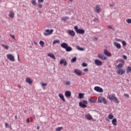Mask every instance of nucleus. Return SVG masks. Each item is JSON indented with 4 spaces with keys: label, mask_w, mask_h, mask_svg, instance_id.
<instances>
[{
    "label": "nucleus",
    "mask_w": 131,
    "mask_h": 131,
    "mask_svg": "<svg viewBox=\"0 0 131 131\" xmlns=\"http://www.w3.org/2000/svg\"><path fill=\"white\" fill-rule=\"evenodd\" d=\"M121 61L123 63H124V60H123V59H121Z\"/></svg>",
    "instance_id": "obj_57"
},
{
    "label": "nucleus",
    "mask_w": 131,
    "mask_h": 131,
    "mask_svg": "<svg viewBox=\"0 0 131 131\" xmlns=\"http://www.w3.org/2000/svg\"><path fill=\"white\" fill-rule=\"evenodd\" d=\"M116 40H117V41H120V39H117Z\"/></svg>",
    "instance_id": "obj_59"
},
{
    "label": "nucleus",
    "mask_w": 131,
    "mask_h": 131,
    "mask_svg": "<svg viewBox=\"0 0 131 131\" xmlns=\"http://www.w3.org/2000/svg\"><path fill=\"white\" fill-rule=\"evenodd\" d=\"M66 52H71V51H72V48H71V47H67L66 48Z\"/></svg>",
    "instance_id": "obj_26"
},
{
    "label": "nucleus",
    "mask_w": 131,
    "mask_h": 131,
    "mask_svg": "<svg viewBox=\"0 0 131 131\" xmlns=\"http://www.w3.org/2000/svg\"><path fill=\"white\" fill-rule=\"evenodd\" d=\"M58 97L63 101V102H65L66 100L65 99V98H64V95L62 94H59Z\"/></svg>",
    "instance_id": "obj_20"
},
{
    "label": "nucleus",
    "mask_w": 131,
    "mask_h": 131,
    "mask_svg": "<svg viewBox=\"0 0 131 131\" xmlns=\"http://www.w3.org/2000/svg\"><path fill=\"white\" fill-rule=\"evenodd\" d=\"M74 72L78 75V76H81V75H84L85 73H83L82 71L78 69H75Z\"/></svg>",
    "instance_id": "obj_8"
},
{
    "label": "nucleus",
    "mask_w": 131,
    "mask_h": 131,
    "mask_svg": "<svg viewBox=\"0 0 131 131\" xmlns=\"http://www.w3.org/2000/svg\"><path fill=\"white\" fill-rule=\"evenodd\" d=\"M56 43H60V40L57 39L53 41V45H56Z\"/></svg>",
    "instance_id": "obj_30"
},
{
    "label": "nucleus",
    "mask_w": 131,
    "mask_h": 131,
    "mask_svg": "<svg viewBox=\"0 0 131 131\" xmlns=\"http://www.w3.org/2000/svg\"><path fill=\"white\" fill-rule=\"evenodd\" d=\"M9 17L10 18H14V12H10L9 14Z\"/></svg>",
    "instance_id": "obj_31"
},
{
    "label": "nucleus",
    "mask_w": 131,
    "mask_h": 131,
    "mask_svg": "<svg viewBox=\"0 0 131 131\" xmlns=\"http://www.w3.org/2000/svg\"><path fill=\"white\" fill-rule=\"evenodd\" d=\"M95 64L96 66H101L103 64V62L99 59H95Z\"/></svg>",
    "instance_id": "obj_11"
},
{
    "label": "nucleus",
    "mask_w": 131,
    "mask_h": 131,
    "mask_svg": "<svg viewBox=\"0 0 131 131\" xmlns=\"http://www.w3.org/2000/svg\"><path fill=\"white\" fill-rule=\"evenodd\" d=\"M76 60H77V58H76V57H74L71 59L72 63H74V62H75Z\"/></svg>",
    "instance_id": "obj_32"
},
{
    "label": "nucleus",
    "mask_w": 131,
    "mask_h": 131,
    "mask_svg": "<svg viewBox=\"0 0 131 131\" xmlns=\"http://www.w3.org/2000/svg\"><path fill=\"white\" fill-rule=\"evenodd\" d=\"M79 105L81 108H86L88 107V101L82 100L81 102H80Z\"/></svg>",
    "instance_id": "obj_3"
},
{
    "label": "nucleus",
    "mask_w": 131,
    "mask_h": 131,
    "mask_svg": "<svg viewBox=\"0 0 131 131\" xmlns=\"http://www.w3.org/2000/svg\"><path fill=\"white\" fill-rule=\"evenodd\" d=\"M126 22L128 24H131V18H127L126 19Z\"/></svg>",
    "instance_id": "obj_35"
},
{
    "label": "nucleus",
    "mask_w": 131,
    "mask_h": 131,
    "mask_svg": "<svg viewBox=\"0 0 131 131\" xmlns=\"http://www.w3.org/2000/svg\"><path fill=\"white\" fill-rule=\"evenodd\" d=\"M62 129H63V127H58L56 128L55 130L61 131V130H62Z\"/></svg>",
    "instance_id": "obj_33"
},
{
    "label": "nucleus",
    "mask_w": 131,
    "mask_h": 131,
    "mask_svg": "<svg viewBox=\"0 0 131 131\" xmlns=\"http://www.w3.org/2000/svg\"><path fill=\"white\" fill-rule=\"evenodd\" d=\"M85 118L88 119V120H93V117H92V115L90 114H86L85 116Z\"/></svg>",
    "instance_id": "obj_17"
},
{
    "label": "nucleus",
    "mask_w": 131,
    "mask_h": 131,
    "mask_svg": "<svg viewBox=\"0 0 131 131\" xmlns=\"http://www.w3.org/2000/svg\"><path fill=\"white\" fill-rule=\"evenodd\" d=\"M68 33H69L71 36H73V37L75 36V32L73 30H68Z\"/></svg>",
    "instance_id": "obj_13"
},
{
    "label": "nucleus",
    "mask_w": 131,
    "mask_h": 131,
    "mask_svg": "<svg viewBox=\"0 0 131 131\" xmlns=\"http://www.w3.org/2000/svg\"><path fill=\"white\" fill-rule=\"evenodd\" d=\"M108 28H110V29H113V28H112V26H108Z\"/></svg>",
    "instance_id": "obj_51"
},
{
    "label": "nucleus",
    "mask_w": 131,
    "mask_h": 131,
    "mask_svg": "<svg viewBox=\"0 0 131 131\" xmlns=\"http://www.w3.org/2000/svg\"><path fill=\"white\" fill-rule=\"evenodd\" d=\"M117 74H119V75H122V74H124V73H125V70L120 69L117 71Z\"/></svg>",
    "instance_id": "obj_10"
},
{
    "label": "nucleus",
    "mask_w": 131,
    "mask_h": 131,
    "mask_svg": "<svg viewBox=\"0 0 131 131\" xmlns=\"http://www.w3.org/2000/svg\"><path fill=\"white\" fill-rule=\"evenodd\" d=\"M5 126H9V124L8 123H6Z\"/></svg>",
    "instance_id": "obj_55"
},
{
    "label": "nucleus",
    "mask_w": 131,
    "mask_h": 131,
    "mask_svg": "<svg viewBox=\"0 0 131 131\" xmlns=\"http://www.w3.org/2000/svg\"><path fill=\"white\" fill-rule=\"evenodd\" d=\"M19 89H21V86H18Z\"/></svg>",
    "instance_id": "obj_62"
},
{
    "label": "nucleus",
    "mask_w": 131,
    "mask_h": 131,
    "mask_svg": "<svg viewBox=\"0 0 131 131\" xmlns=\"http://www.w3.org/2000/svg\"><path fill=\"white\" fill-rule=\"evenodd\" d=\"M60 64L62 65V64H63L64 66H67V61L65 59H61L60 61Z\"/></svg>",
    "instance_id": "obj_16"
},
{
    "label": "nucleus",
    "mask_w": 131,
    "mask_h": 131,
    "mask_svg": "<svg viewBox=\"0 0 131 131\" xmlns=\"http://www.w3.org/2000/svg\"><path fill=\"white\" fill-rule=\"evenodd\" d=\"M76 48L77 49V50H79L80 49V47H79V46H76Z\"/></svg>",
    "instance_id": "obj_49"
},
{
    "label": "nucleus",
    "mask_w": 131,
    "mask_h": 131,
    "mask_svg": "<svg viewBox=\"0 0 131 131\" xmlns=\"http://www.w3.org/2000/svg\"><path fill=\"white\" fill-rule=\"evenodd\" d=\"M7 59L11 62H15V56L12 54H8L7 55Z\"/></svg>",
    "instance_id": "obj_7"
},
{
    "label": "nucleus",
    "mask_w": 131,
    "mask_h": 131,
    "mask_svg": "<svg viewBox=\"0 0 131 131\" xmlns=\"http://www.w3.org/2000/svg\"><path fill=\"white\" fill-rule=\"evenodd\" d=\"M94 11L95 13L99 14L102 12V8H101V6L99 5H96L95 7L94 8Z\"/></svg>",
    "instance_id": "obj_4"
},
{
    "label": "nucleus",
    "mask_w": 131,
    "mask_h": 131,
    "mask_svg": "<svg viewBox=\"0 0 131 131\" xmlns=\"http://www.w3.org/2000/svg\"><path fill=\"white\" fill-rule=\"evenodd\" d=\"M60 47H61V48H63V49H66L68 47V44H67V43H62L60 45Z\"/></svg>",
    "instance_id": "obj_23"
},
{
    "label": "nucleus",
    "mask_w": 131,
    "mask_h": 131,
    "mask_svg": "<svg viewBox=\"0 0 131 131\" xmlns=\"http://www.w3.org/2000/svg\"><path fill=\"white\" fill-rule=\"evenodd\" d=\"M45 33H43L44 35L46 36H48L49 35H51V34H53V32H54V30L53 29H47L45 30Z\"/></svg>",
    "instance_id": "obj_6"
},
{
    "label": "nucleus",
    "mask_w": 131,
    "mask_h": 131,
    "mask_svg": "<svg viewBox=\"0 0 131 131\" xmlns=\"http://www.w3.org/2000/svg\"><path fill=\"white\" fill-rule=\"evenodd\" d=\"M112 123L114 125H117V119H116V118L113 119L112 121Z\"/></svg>",
    "instance_id": "obj_25"
},
{
    "label": "nucleus",
    "mask_w": 131,
    "mask_h": 131,
    "mask_svg": "<svg viewBox=\"0 0 131 131\" xmlns=\"http://www.w3.org/2000/svg\"><path fill=\"white\" fill-rule=\"evenodd\" d=\"M79 51H84V49L80 47V49L79 50Z\"/></svg>",
    "instance_id": "obj_52"
},
{
    "label": "nucleus",
    "mask_w": 131,
    "mask_h": 131,
    "mask_svg": "<svg viewBox=\"0 0 131 131\" xmlns=\"http://www.w3.org/2000/svg\"><path fill=\"white\" fill-rule=\"evenodd\" d=\"M45 0H38V4H40V3H43Z\"/></svg>",
    "instance_id": "obj_45"
},
{
    "label": "nucleus",
    "mask_w": 131,
    "mask_h": 131,
    "mask_svg": "<svg viewBox=\"0 0 131 131\" xmlns=\"http://www.w3.org/2000/svg\"><path fill=\"white\" fill-rule=\"evenodd\" d=\"M66 85H71V82L69 81H66Z\"/></svg>",
    "instance_id": "obj_39"
},
{
    "label": "nucleus",
    "mask_w": 131,
    "mask_h": 131,
    "mask_svg": "<svg viewBox=\"0 0 131 131\" xmlns=\"http://www.w3.org/2000/svg\"><path fill=\"white\" fill-rule=\"evenodd\" d=\"M89 101L90 103L92 104L94 103H96V99L93 97H91L90 98H89Z\"/></svg>",
    "instance_id": "obj_19"
},
{
    "label": "nucleus",
    "mask_w": 131,
    "mask_h": 131,
    "mask_svg": "<svg viewBox=\"0 0 131 131\" xmlns=\"http://www.w3.org/2000/svg\"><path fill=\"white\" fill-rule=\"evenodd\" d=\"M32 5H33V6H36V0H32L31 2Z\"/></svg>",
    "instance_id": "obj_36"
},
{
    "label": "nucleus",
    "mask_w": 131,
    "mask_h": 131,
    "mask_svg": "<svg viewBox=\"0 0 131 131\" xmlns=\"http://www.w3.org/2000/svg\"><path fill=\"white\" fill-rule=\"evenodd\" d=\"M94 90L98 92V93H103L104 92V90L103 89L101 88L100 86H96L94 88Z\"/></svg>",
    "instance_id": "obj_9"
},
{
    "label": "nucleus",
    "mask_w": 131,
    "mask_h": 131,
    "mask_svg": "<svg viewBox=\"0 0 131 131\" xmlns=\"http://www.w3.org/2000/svg\"><path fill=\"white\" fill-rule=\"evenodd\" d=\"M122 43L123 47H125V46H126V42H125V41H122Z\"/></svg>",
    "instance_id": "obj_42"
},
{
    "label": "nucleus",
    "mask_w": 131,
    "mask_h": 131,
    "mask_svg": "<svg viewBox=\"0 0 131 131\" xmlns=\"http://www.w3.org/2000/svg\"><path fill=\"white\" fill-rule=\"evenodd\" d=\"M126 72L127 73H130L131 72V67H127L126 69Z\"/></svg>",
    "instance_id": "obj_28"
},
{
    "label": "nucleus",
    "mask_w": 131,
    "mask_h": 131,
    "mask_svg": "<svg viewBox=\"0 0 131 131\" xmlns=\"http://www.w3.org/2000/svg\"><path fill=\"white\" fill-rule=\"evenodd\" d=\"M14 118H15V120L18 119V116H15L14 117Z\"/></svg>",
    "instance_id": "obj_54"
},
{
    "label": "nucleus",
    "mask_w": 131,
    "mask_h": 131,
    "mask_svg": "<svg viewBox=\"0 0 131 131\" xmlns=\"http://www.w3.org/2000/svg\"><path fill=\"white\" fill-rule=\"evenodd\" d=\"M94 39H95V40H98V38H95Z\"/></svg>",
    "instance_id": "obj_60"
},
{
    "label": "nucleus",
    "mask_w": 131,
    "mask_h": 131,
    "mask_svg": "<svg viewBox=\"0 0 131 131\" xmlns=\"http://www.w3.org/2000/svg\"><path fill=\"white\" fill-rule=\"evenodd\" d=\"M123 58L124 60H126L127 59V57L126 55H123Z\"/></svg>",
    "instance_id": "obj_46"
},
{
    "label": "nucleus",
    "mask_w": 131,
    "mask_h": 131,
    "mask_svg": "<svg viewBox=\"0 0 131 131\" xmlns=\"http://www.w3.org/2000/svg\"><path fill=\"white\" fill-rule=\"evenodd\" d=\"M108 99L111 101H113L115 103H117V104H119V100L117 99V97L114 96V94L108 95Z\"/></svg>",
    "instance_id": "obj_1"
},
{
    "label": "nucleus",
    "mask_w": 131,
    "mask_h": 131,
    "mask_svg": "<svg viewBox=\"0 0 131 131\" xmlns=\"http://www.w3.org/2000/svg\"><path fill=\"white\" fill-rule=\"evenodd\" d=\"M110 8H112V7H114V4H111L110 5Z\"/></svg>",
    "instance_id": "obj_53"
},
{
    "label": "nucleus",
    "mask_w": 131,
    "mask_h": 131,
    "mask_svg": "<svg viewBox=\"0 0 131 131\" xmlns=\"http://www.w3.org/2000/svg\"><path fill=\"white\" fill-rule=\"evenodd\" d=\"M10 36L12 37V38L14 39V40H16V38H15V35H12V34H10Z\"/></svg>",
    "instance_id": "obj_40"
},
{
    "label": "nucleus",
    "mask_w": 131,
    "mask_h": 131,
    "mask_svg": "<svg viewBox=\"0 0 131 131\" xmlns=\"http://www.w3.org/2000/svg\"><path fill=\"white\" fill-rule=\"evenodd\" d=\"M39 128H40V127H39V126H38L37 127V129H39Z\"/></svg>",
    "instance_id": "obj_58"
},
{
    "label": "nucleus",
    "mask_w": 131,
    "mask_h": 131,
    "mask_svg": "<svg viewBox=\"0 0 131 131\" xmlns=\"http://www.w3.org/2000/svg\"><path fill=\"white\" fill-rule=\"evenodd\" d=\"M108 119H106V120H107V121H108V122H109V121H110L109 119H113V118H114V116H113V115H112V114H110L108 116Z\"/></svg>",
    "instance_id": "obj_24"
},
{
    "label": "nucleus",
    "mask_w": 131,
    "mask_h": 131,
    "mask_svg": "<svg viewBox=\"0 0 131 131\" xmlns=\"http://www.w3.org/2000/svg\"><path fill=\"white\" fill-rule=\"evenodd\" d=\"M67 19H69V17L68 16H65L63 17H61V20L62 21H64V22H66V21H67Z\"/></svg>",
    "instance_id": "obj_29"
},
{
    "label": "nucleus",
    "mask_w": 131,
    "mask_h": 131,
    "mask_svg": "<svg viewBox=\"0 0 131 131\" xmlns=\"http://www.w3.org/2000/svg\"><path fill=\"white\" fill-rule=\"evenodd\" d=\"M98 103H103L105 104V105L107 104V100H106L105 98H103L102 96L98 97Z\"/></svg>",
    "instance_id": "obj_5"
},
{
    "label": "nucleus",
    "mask_w": 131,
    "mask_h": 131,
    "mask_svg": "<svg viewBox=\"0 0 131 131\" xmlns=\"http://www.w3.org/2000/svg\"><path fill=\"white\" fill-rule=\"evenodd\" d=\"M97 57L99 58V59H101V60H107V57H106V56H104L103 54H98L97 55Z\"/></svg>",
    "instance_id": "obj_12"
},
{
    "label": "nucleus",
    "mask_w": 131,
    "mask_h": 131,
    "mask_svg": "<svg viewBox=\"0 0 131 131\" xmlns=\"http://www.w3.org/2000/svg\"><path fill=\"white\" fill-rule=\"evenodd\" d=\"M83 71H85V72H88V71H89V69H84V70H83Z\"/></svg>",
    "instance_id": "obj_50"
},
{
    "label": "nucleus",
    "mask_w": 131,
    "mask_h": 131,
    "mask_svg": "<svg viewBox=\"0 0 131 131\" xmlns=\"http://www.w3.org/2000/svg\"><path fill=\"white\" fill-rule=\"evenodd\" d=\"M2 47H3V48H5L6 49V50H9V46H8V45H2Z\"/></svg>",
    "instance_id": "obj_38"
},
{
    "label": "nucleus",
    "mask_w": 131,
    "mask_h": 131,
    "mask_svg": "<svg viewBox=\"0 0 131 131\" xmlns=\"http://www.w3.org/2000/svg\"><path fill=\"white\" fill-rule=\"evenodd\" d=\"M64 95L67 98H70V97H71V92L69 91H66Z\"/></svg>",
    "instance_id": "obj_18"
},
{
    "label": "nucleus",
    "mask_w": 131,
    "mask_h": 131,
    "mask_svg": "<svg viewBox=\"0 0 131 131\" xmlns=\"http://www.w3.org/2000/svg\"><path fill=\"white\" fill-rule=\"evenodd\" d=\"M34 45H37V43H36V42H34Z\"/></svg>",
    "instance_id": "obj_61"
},
{
    "label": "nucleus",
    "mask_w": 131,
    "mask_h": 131,
    "mask_svg": "<svg viewBox=\"0 0 131 131\" xmlns=\"http://www.w3.org/2000/svg\"><path fill=\"white\" fill-rule=\"evenodd\" d=\"M42 86H47L48 85V83H41Z\"/></svg>",
    "instance_id": "obj_43"
},
{
    "label": "nucleus",
    "mask_w": 131,
    "mask_h": 131,
    "mask_svg": "<svg viewBox=\"0 0 131 131\" xmlns=\"http://www.w3.org/2000/svg\"><path fill=\"white\" fill-rule=\"evenodd\" d=\"M75 31L76 33H78L79 34H84L85 31H84L83 29H79L77 26H75L74 27Z\"/></svg>",
    "instance_id": "obj_2"
},
{
    "label": "nucleus",
    "mask_w": 131,
    "mask_h": 131,
    "mask_svg": "<svg viewBox=\"0 0 131 131\" xmlns=\"http://www.w3.org/2000/svg\"><path fill=\"white\" fill-rule=\"evenodd\" d=\"M47 55H48V57H50L51 58H52L54 60H56V57L55 56V55H54V54H53V53H48Z\"/></svg>",
    "instance_id": "obj_22"
},
{
    "label": "nucleus",
    "mask_w": 131,
    "mask_h": 131,
    "mask_svg": "<svg viewBox=\"0 0 131 131\" xmlns=\"http://www.w3.org/2000/svg\"><path fill=\"white\" fill-rule=\"evenodd\" d=\"M124 96L126 97L127 98H129V96L128 94H124Z\"/></svg>",
    "instance_id": "obj_47"
},
{
    "label": "nucleus",
    "mask_w": 131,
    "mask_h": 131,
    "mask_svg": "<svg viewBox=\"0 0 131 131\" xmlns=\"http://www.w3.org/2000/svg\"><path fill=\"white\" fill-rule=\"evenodd\" d=\"M38 8H39V9H41V8H42V5L39 3L38 5Z\"/></svg>",
    "instance_id": "obj_44"
},
{
    "label": "nucleus",
    "mask_w": 131,
    "mask_h": 131,
    "mask_svg": "<svg viewBox=\"0 0 131 131\" xmlns=\"http://www.w3.org/2000/svg\"><path fill=\"white\" fill-rule=\"evenodd\" d=\"M17 59L18 61H20V58H19V54H17Z\"/></svg>",
    "instance_id": "obj_56"
},
{
    "label": "nucleus",
    "mask_w": 131,
    "mask_h": 131,
    "mask_svg": "<svg viewBox=\"0 0 131 131\" xmlns=\"http://www.w3.org/2000/svg\"><path fill=\"white\" fill-rule=\"evenodd\" d=\"M104 54L105 55V56H107V57H111L112 54L110 52L108 51V50L105 49L104 51Z\"/></svg>",
    "instance_id": "obj_15"
},
{
    "label": "nucleus",
    "mask_w": 131,
    "mask_h": 131,
    "mask_svg": "<svg viewBox=\"0 0 131 131\" xmlns=\"http://www.w3.org/2000/svg\"><path fill=\"white\" fill-rule=\"evenodd\" d=\"M78 98H79V99H83V94L79 93Z\"/></svg>",
    "instance_id": "obj_34"
},
{
    "label": "nucleus",
    "mask_w": 131,
    "mask_h": 131,
    "mask_svg": "<svg viewBox=\"0 0 131 131\" xmlns=\"http://www.w3.org/2000/svg\"><path fill=\"white\" fill-rule=\"evenodd\" d=\"M82 67H86L88 66V64H86V63L83 62L82 63Z\"/></svg>",
    "instance_id": "obj_41"
},
{
    "label": "nucleus",
    "mask_w": 131,
    "mask_h": 131,
    "mask_svg": "<svg viewBox=\"0 0 131 131\" xmlns=\"http://www.w3.org/2000/svg\"><path fill=\"white\" fill-rule=\"evenodd\" d=\"M70 2H72L73 0H69Z\"/></svg>",
    "instance_id": "obj_63"
},
{
    "label": "nucleus",
    "mask_w": 131,
    "mask_h": 131,
    "mask_svg": "<svg viewBox=\"0 0 131 131\" xmlns=\"http://www.w3.org/2000/svg\"><path fill=\"white\" fill-rule=\"evenodd\" d=\"M26 82H27V83H28L29 84L31 85L33 82V80H32L31 78L28 77L26 79Z\"/></svg>",
    "instance_id": "obj_14"
},
{
    "label": "nucleus",
    "mask_w": 131,
    "mask_h": 131,
    "mask_svg": "<svg viewBox=\"0 0 131 131\" xmlns=\"http://www.w3.org/2000/svg\"><path fill=\"white\" fill-rule=\"evenodd\" d=\"M117 68H119L120 69L121 68H122V63H119L117 65Z\"/></svg>",
    "instance_id": "obj_37"
},
{
    "label": "nucleus",
    "mask_w": 131,
    "mask_h": 131,
    "mask_svg": "<svg viewBox=\"0 0 131 131\" xmlns=\"http://www.w3.org/2000/svg\"><path fill=\"white\" fill-rule=\"evenodd\" d=\"M39 45L42 48H43L45 47V42L43 41L40 40L39 41Z\"/></svg>",
    "instance_id": "obj_27"
},
{
    "label": "nucleus",
    "mask_w": 131,
    "mask_h": 131,
    "mask_svg": "<svg viewBox=\"0 0 131 131\" xmlns=\"http://www.w3.org/2000/svg\"><path fill=\"white\" fill-rule=\"evenodd\" d=\"M27 122H28V123H30V119H29V118H28L27 119Z\"/></svg>",
    "instance_id": "obj_48"
},
{
    "label": "nucleus",
    "mask_w": 131,
    "mask_h": 131,
    "mask_svg": "<svg viewBox=\"0 0 131 131\" xmlns=\"http://www.w3.org/2000/svg\"><path fill=\"white\" fill-rule=\"evenodd\" d=\"M114 45L115 47H116L117 48V49H121V45L120 44H119V43L114 42Z\"/></svg>",
    "instance_id": "obj_21"
}]
</instances>
